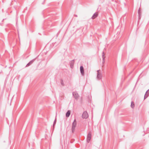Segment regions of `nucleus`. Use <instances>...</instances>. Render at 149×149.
I'll list each match as a JSON object with an SVG mask.
<instances>
[{
    "mask_svg": "<svg viewBox=\"0 0 149 149\" xmlns=\"http://www.w3.org/2000/svg\"><path fill=\"white\" fill-rule=\"evenodd\" d=\"M82 118H83L86 119L87 118L88 115L87 112L86 111H84V112L82 115Z\"/></svg>",
    "mask_w": 149,
    "mask_h": 149,
    "instance_id": "7ed1b4c3",
    "label": "nucleus"
},
{
    "mask_svg": "<svg viewBox=\"0 0 149 149\" xmlns=\"http://www.w3.org/2000/svg\"><path fill=\"white\" fill-rule=\"evenodd\" d=\"M70 114V111L68 110L66 113V117L67 118L69 117Z\"/></svg>",
    "mask_w": 149,
    "mask_h": 149,
    "instance_id": "9b49d317",
    "label": "nucleus"
},
{
    "mask_svg": "<svg viewBox=\"0 0 149 149\" xmlns=\"http://www.w3.org/2000/svg\"><path fill=\"white\" fill-rule=\"evenodd\" d=\"M138 13L139 15V18L140 19L141 17V9L140 8H139V9Z\"/></svg>",
    "mask_w": 149,
    "mask_h": 149,
    "instance_id": "f8f14e48",
    "label": "nucleus"
},
{
    "mask_svg": "<svg viewBox=\"0 0 149 149\" xmlns=\"http://www.w3.org/2000/svg\"><path fill=\"white\" fill-rule=\"evenodd\" d=\"M91 138V132H89L87 136V141L88 143H89Z\"/></svg>",
    "mask_w": 149,
    "mask_h": 149,
    "instance_id": "f03ea898",
    "label": "nucleus"
},
{
    "mask_svg": "<svg viewBox=\"0 0 149 149\" xmlns=\"http://www.w3.org/2000/svg\"><path fill=\"white\" fill-rule=\"evenodd\" d=\"M74 16L75 17H77V15H74Z\"/></svg>",
    "mask_w": 149,
    "mask_h": 149,
    "instance_id": "a211bd4d",
    "label": "nucleus"
},
{
    "mask_svg": "<svg viewBox=\"0 0 149 149\" xmlns=\"http://www.w3.org/2000/svg\"><path fill=\"white\" fill-rule=\"evenodd\" d=\"M100 70L97 71V78L99 80L101 79L102 77V75L100 72Z\"/></svg>",
    "mask_w": 149,
    "mask_h": 149,
    "instance_id": "20e7f679",
    "label": "nucleus"
},
{
    "mask_svg": "<svg viewBox=\"0 0 149 149\" xmlns=\"http://www.w3.org/2000/svg\"><path fill=\"white\" fill-rule=\"evenodd\" d=\"M102 63H104L105 62V54L104 52H102Z\"/></svg>",
    "mask_w": 149,
    "mask_h": 149,
    "instance_id": "9d476101",
    "label": "nucleus"
},
{
    "mask_svg": "<svg viewBox=\"0 0 149 149\" xmlns=\"http://www.w3.org/2000/svg\"><path fill=\"white\" fill-rule=\"evenodd\" d=\"M56 121V118L54 120V122L53 127H54V126L55 125Z\"/></svg>",
    "mask_w": 149,
    "mask_h": 149,
    "instance_id": "dca6fc26",
    "label": "nucleus"
},
{
    "mask_svg": "<svg viewBox=\"0 0 149 149\" xmlns=\"http://www.w3.org/2000/svg\"><path fill=\"white\" fill-rule=\"evenodd\" d=\"M72 95L76 100L78 99L79 97V95L76 92H73L72 93Z\"/></svg>",
    "mask_w": 149,
    "mask_h": 149,
    "instance_id": "39448f33",
    "label": "nucleus"
},
{
    "mask_svg": "<svg viewBox=\"0 0 149 149\" xmlns=\"http://www.w3.org/2000/svg\"><path fill=\"white\" fill-rule=\"evenodd\" d=\"M131 107L132 108H134V104L133 102H132L131 103Z\"/></svg>",
    "mask_w": 149,
    "mask_h": 149,
    "instance_id": "4468645a",
    "label": "nucleus"
},
{
    "mask_svg": "<svg viewBox=\"0 0 149 149\" xmlns=\"http://www.w3.org/2000/svg\"><path fill=\"white\" fill-rule=\"evenodd\" d=\"M74 60H73L70 61V67L71 68H72L74 66Z\"/></svg>",
    "mask_w": 149,
    "mask_h": 149,
    "instance_id": "6e6552de",
    "label": "nucleus"
},
{
    "mask_svg": "<svg viewBox=\"0 0 149 149\" xmlns=\"http://www.w3.org/2000/svg\"><path fill=\"white\" fill-rule=\"evenodd\" d=\"M98 16V13H97L96 12L94 13L93 15L91 17V18L93 19H95L96 17H97Z\"/></svg>",
    "mask_w": 149,
    "mask_h": 149,
    "instance_id": "1a4fd4ad",
    "label": "nucleus"
},
{
    "mask_svg": "<svg viewBox=\"0 0 149 149\" xmlns=\"http://www.w3.org/2000/svg\"><path fill=\"white\" fill-rule=\"evenodd\" d=\"M149 95V89H148L146 92L145 95L144 99V100L146 99Z\"/></svg>",
    "mask_w": 149,
    "mask_h": 149,
    "instance_id": "0eeeda50",
    "label": "nucleus"
},
{
    "mask_svg": "<svg viewBox=\"0 0 149 149\" xmlns=\"http://www.w3.org/2000/svg\"><path fill=\"white\" fill-rule=\"evenodd\" d=\"M61 83V85L63 86H64V83L62 79H60Z\"/></svg>",
    "mask_w": 149,
    "mask_h": 149,
    "instance_id": "ddd939ff",
    "label": "nucleus"
},
{
    "mask_svg": "<svg viewBox=\"0 0 149 149\" xmlns=\"http://www.w3.org/2000/svg\"><path fill=\"white\" fill-rule=\"evenodd\" d=\"M36 58H34L29 62V63L31 65L34 62V61L36 60Z\"/></svg>",
    "mask_w": 149,
    "mask_h": 149,
    "instance_id": "2eb2a0df",
    "label": "nucleus"
},
{
    "mask_svg": "<svg viewBox=\"0 0 149 149\" xmlns=\"http://www.w3.org/2000/svg\"><path fill=\"white\" fill-rule=\"evenodd\" d=\"M31 65V64L29 62L28 64H27L26 65V67H28V66H29V65Z\"/></svg>",
    "mask_w": 149,
    "mask_h": 149,
    "instance_id": "f3484780",
    "label": "nucleus"
},
{
    "mask_svg": "<svg viewBox=\"0 0 149 149\" xmlns=\"http://www.w3.org/2000/svg\"><path fill=\"white\" fill-rule=\"evenodd\" d=\"M80 71L81 75L83 76H84V70L83 67L82 66H81L80 67Z\"/></svg>",
    "mask_w": 149,
    "mask_h": 149,
    "instance_id": "423d86ee",
    "label": "nucleus"
},
{
    "mask_svg": "<svg viewBox=\"0 0 149 149\" xmlns=\"http://www.w3.org/2000/svg\"><path fill=\"white\" fill-rule=\"evenodd\" d=\"M77 125V122L76 120L75 119L72 123V132L73 133L75 131V127Z\"/></svg>",
    "mask_w": 149,
    "mask_h": 149,
    "instance_id": "f257e3e1",
    "label": "nucleus"
}]
</instances>
